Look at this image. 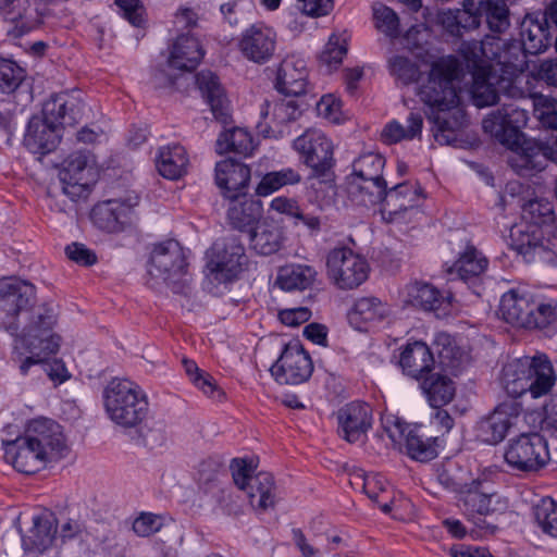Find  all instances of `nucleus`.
<instances>
[{"label": "nucleus", "mask_w": 557, "mask_h": 557, "mask_svg": "<svg viewBox=\"0 0 557 557\" xmlns=\"http://www.w3.org/2000/svg\"><path fill=\"white\" fill-rule=\"evenodd\" d=\"M482 17L494 33H503L509 26V10L505 0H479Z\"/></svg>", "instance_id": "3c124183"}, {"label": "nucleus", "mask_w": 557, "mask_h": 557, "mask_svg": "<svg viewBox=\"0 0 557 557\" xmlns=\"http://www.w3.org/2000/svg\"><path fill=\"white\" fill-rule=\"evenodd\" d=\"M423 117L418 112H410L407 117V126H403L397 121H392L385 125L381 138L386 144H396L400 140H411L421 135Z\"/></svg>", "instance_id": "c03bdc74"}, {"label": "nucleus", "mask_w": 557, "mask_h": 557, "mask_svg": "<svg viewBox=\"0 0 557 557\" xmlns=\"http://www.w3.org/2000/svg\"><path fill=\"white\" fill-rule=\"evenodd\" d=\"M293 148L300 162L311 169L312 177L326 176L334 165L333 144L320 129H307L293 141Z\"/></svg>", "instance_id": "9b49d317"}, {"label": "nucleus", "mask_w": 557, "mask_h": 557, "mask_svg": "<svg viewBox=\"0 0 557 557\" xmlns=\"http://www.w3.org/2000/svg\"><path fill=\"white\" fill-rule=\"evenodd\" d=\"M421 388L429 404L433 408H440L450 403L456 393L454 381L441 372L431 373L421 382Z\"/></svg>", "instance_id": "e433bc0d"}, {"label": "nucleus", "mask_w": 557, "mask_h": 557, "mask_svg": "<svg viewBox=\"0 0 557 557\" xmlns=\"http://www.w3.org/2000/svg\"><path fill=\"white\" fill-rule=\"evenodd\" d=\"M318 276L317 270L308 264H286L280 268L275 285L286 292L310 288Z\"/></svg>", "instance_id": "72a5a7b5"}, {"label": "nucleus", "mask_w": 557, "mask_h": 557, "mask_svg": "<svg viewBox=\"0 0 557 557\" xmlns=\"http://www.w3.org/2000/svg\"><path fill=\"white\" fill-rule=\"evenodd\" d=\"M499 84V89H508L511 81L502 76L499 79L496 73L488 71L485 65L480 64L478 71H473L472 98L476 107L483 108L493 106L499 101L498 89L494 84Z\"/></svg>", "instance_id": "bb28decb"}, {"label": "nucleus", "mask_w": 557, "mask_h": 557, "mask_svg": "<svg viewBox=\"0 0 557 557\" xmlns=\"http://www.w3.org/2000/svg\"><path fill=\"white\" fill-rule=\"evenodd\" d=\"M138 435L135 438L138 445H143L151 450L162 447L166 442V434L164 425L160 422H156L150 426L135 428Z\"/></svg>", "instance_id": "680f3d73"}, {"label": "nucleus", "mask_w": 557, "mask_h": 557, "mask_svg": "<svg viewBox=\"0 0 557 557\" xmlns=\"http://www.w3.org/2000/svg\"><path fill=\"white\" fill-rule=\"evenodd\" d=\"M27 528H20L22 546L25 550L42 553L51 546L57 532L58 524H26Z\"/></svg>", "instance_id": "a19ab883"}, {"label": "nucleus", "mask_w": 557, "mask_h": 557, "mask_svg": "<svg viewBox=\"0 0 557 557\" xmlns=\"http://www.w3.org/2000/svg\"><path fill=\"white\" fill-rule=\"evenodd\" d=\"M102 396L109 418L124 429L138 428L149 413L147 395L133 381L112 379Z\"/></svg>", "instance_id": "20e7f679"}, {"label": "nucleus", "mask_w": 557, "mask_h": 557, "mask_svg": "<svg viewBox=\"0 0 557 557\" xmlns=\"http://www.w3.org/2000/svg\"><path fill=\"white\" fill-rule=\"evenodd\" d=\"M214 172L215 184L226 198L237 199L246 194L250 181L248 165L228 158L219 161Z\"/></svg>", "instance_id": "aec40b11"}, {"label": "nucleus", "mask_w": 557, "mask_h": 557, "mask_svg": "<svg viewBox=\"0 0 557 557\" xmlns=\"http://www.w3.org/2000/svg\"><path fill=\"white\" fill-rule=\"evenodd\" d=\"M531 317L525 329L556 330L557 329V305L554 301L544 302L533 298L531 305Z\"/></svg>", "instance_id": "8fccbe9b"}, {"label": "nucleus", "mask_w": 557, "mask_h": 557, "mask_svg": "<svg viewBox=\"0 0 557 557\" xmlns=\"http://www.w3.org/2000/svg\"><path fill=\"white\" fill-rule=\"evenodd\" d=\"M246 492L251 507L257 512H264L274 507L277 500V487L272 473L261 471L250 478Z\"/></svg>", "instance_id": "cd10ccee"}, {"label": "nucleus", "mask_w": 557, "mask_h": 557, "mask_svg": "<svg viewBox=\"0 0 557 557\" xmlns=\"http://www.w3.org/2000/svg\"><path fill=\"white\" fill-rule=\"evenodd\" d=\"M205 57L200 41L189 35L178 36L172 46L169 65L181 71H194Z\"/></svg>", "instance_id": "c756f323"}, {"label": "nucleus", "mask_w": 557, "mask_h": 557, "mask_svg": "<svg viewBox=\"0 0 557 557\" xmlns=\"http://www.w3.org/2000/svg\"><path fill=\"white\" fill-rule=\"evenodd\" d=\"M520 44L529 54L545 51L552 42L549 27L541 20L528 15L520 26Z\"/></svg>", "instance_id": "2f4dec72"}, {"label": "nucleus", "mask_w": 557, "mask_h": 557, "mask_svg": "<svg viewBox=\"0 0 557 557\" xmlns=\"http://www.w3.org/2000/svg\"><path fill=\"white\" fill-rule=\"evenodd\" d=\"M469 487L470 488H467L462 494V509L468 515L479 513L482 516L488 515L493 511L491 508V502L492 498L496 496V493L492 491L488 481L478 476Z\"/></svg>", "instance_id": "f704fd0d"}, {"label": "nucleus", "mask_w": 557, "mask_h": 557, "mask_svg": "<svg viewBox=\"0 0 557 557\" xmlns=\"http://www.w3.org/2000/svg\"><path fill=\"white\" fill-rule=\"evenodd\" d=\"M510 468L525 473L542 470L550 460L547 441L540 433H522L511 438L505 451Z\"/></svg>", "instance_id": "6e6552de"}, {"label": "nucleus", "mask_w": 557, "mask_h": 557, "mask_svg": "<svg viewBox=\"0 0 557 557\" xmlns=\"http://www.w3.org/2000/svg\"><path fill=\"white\" fill-rule=\"evenodd\" d=\"M505 47V40L497 36H485L481 41H473L463 45V54L473 71L479 65H485L488 71L496 73L500 55Z\"/></svg>", "instance_id": "4be33fe9"}, {"label": "nucleus", "mask_w": 557, "mask_h": 557, "mask_svg": "<svg viewBox=\"0 0 557 557\" xmlns=\"http://www.w3.org/2000/svg\"><path fill=\"white\" fill-rule=\"evenodd\" d=\"M385 158L377 152L359 156L352 163L354 178H379L383 176Z\"/></svg>", "instance_id": "5fc2aeb1"}, {"label": "nucleus", "mask_w": 557, "mask_h": 557, "mask_svg": "<svg viewBox=\"0 0 557 557\" xmlns=\"http://www.w3.org/2000/svg\"><path fill=\"white\" fill-rule=\"evenodd\" d=\"M346 53V40L336 35H332L319 55V62L321 66L325 67L326 73H331L342 64Z\"/></svg>", "instance_id": "4d7b16f0"}, {"label": "nucleus", "mask_w": 557, "mask_h": 557, "mask_svg": "<svg viewBox=\"0 0 557 557\" xmlns=\"http://www.w3.org/2000/svg\"><path fill=\"white\" fill-rule=\"evenodd\" d=\"M187 268L184 248L177 240L168 239L154 245L148 264L150 276L162 280L173 292L180 293L185 285L183 277Z\"/></svg>", "instance_id": "0eeeda50"}, {"label": "nucleus", "mask_w": 557, "mask_h": 557, "mask_svg": "<svg viewBox=\"0 0 557 557\" xmlns=\"http://www.w3.org/2000/svg\"><path fill=\"white\" fill-rule=\"evenodd\" d=\"M533 297L529 294H519L511 289L502 296L498 313L500 318L516 327H527L531 317Z\"/></svg>", "instance_id": "7c9ffc66"}, {"label": "nucleus", "mask_w": 557, "mask_h": 557, "mask_svg": "<svg viewBox=\"0 0 557 557\" xmlns=\"http://www.w3.org/2000/svg\"><path fill=\"white\" fill-rule=\"evenodd\" d=\"M373 15L379 30L391 38L399 36V18L391 8L381 3L375 4L373 7Z\"/></svg>", "instance_id": "052dcab7"}, {"label": "nucleus", "mask_w": 557, "mask_h": 557, "mask_svg": "<svg viewBox=\"0 0 557 557\" xmlns=\"http://www.w3.org/2000/svg\"><path fill=\"white\" fill-rule=\"evenodd\" d=\"M338 433L348 443H363L372 428L373 411L369 404L351 401L337 413Z\"/></svg>", "instance_id": "f3484780"}, {"label": "nucleus", "mask_w": 557, "mask_h": 557, "mask_svg": "<svg viewBox=\"0 0 557 557\" xmlns=\"http://www.w3.org/2000/svg\"><path fill=\"white\" fill-rule=\"evenodd\" d=\"M434 138L441 145H454L457 140L456 126L458 121L446 120L440 114L434 116Z\"/></svg>", "instance_id": "774afa93"}, {"label": "nucleus", "mask_w": 557, "mask_h": 557, "mask_svg": "<svg viewBox=\"0 0 557 557\" xmlns=\"http://www.w3.org/2000/svg\"><path fill=\"white\" fill-rule=\"evenodd\" d=\"M386 189L387 183L383 176L379 178H352L348 187L352 199L366 207L381 205Z\"/></svg>", "instance_id": "58836bf2"}, {"label": "nucleus", "mask_w": 557, "mask_h": 557, "mask_svg": "<svg viewBox=\"0 0 557 557\" xmlns=\"http://www.w3.org/2000/svg\"><path fill=\"white\" fill-rule=\"evenodd\" d=\"M2 445L4 460L25 474L40 471L67 451L61 425L48 418L30 420L22 435L2 441Z\"/></svg>", "instance_id": "f03ea898"}, {"label": "nucleus", "mask_w": 557, "mask_h": 557, "mask_svg": "<svg viewBox=\"0 0 557 557\" xmlns=\"http://www.w3.org/2000/svg\"><path fill=\"white\" fill-rule=\"evenodd\" d=\"M447 344H443L442 349L437 351L438 367L442 371L451 375H458L462 369V354L456 346L451 345L448 337L444 338Z\"/></svg>", "instance_id": "e2e57ef3"}, {"label": "nucleus", "mask_w": 557, "mask_h": 557, "mask_svg": "<svg viewBox=\"0 0 557 557\" xmlns=\"http://www.w3.org/2000/svg\"><path fill=\"white\" fill-rule=\"evenodd\" d=\"M529 394L539 398L548 394L556 382V375L548 358L544 355L525 357Z\"/></svg>", "instance_id": "c85d7f7f"}, {"label": "nucleus", "mask_w": 557, "mask_h": 557, "mask_svg": "<svg viewBox=\"0 0 557 557\" xmlns=\"http://www.w3.org/2000/svg\"><path fill=\"white\" fill-rule=\"evenodd\" d=\"M196 84L215 120L226 124L231 117L230 102L219 77L211 71H201L196 75Z\"/></svg>", "instance_id": "b1692460"}, {"label": "nucleus", "mask_w": 557, "mask_h": 557, "mask_svg": "<svg viewBox=\"0 0 557 557\" xmlns=\"http://www.w3.org/2000/svg\"><path fill=\"white\" fill-rule=\"evenodd\" d=\"M238 49L251 62L263 64L276 49V34L262 23L251 25L240 36Z\"/></svg>", "instance_id": "6ab92c4d"}, {"label": "nucleus", "mask_w": 557, "mask_h": 557, "mask_svg": "<svg viewBox=\"0 0 557 557\" xmlns=\"http://www.w3.org/2000/svg\"><path fill=\"white\" fill-rule=\"evenodd\" d=\"M86 109L82 91L72 89L52 95L44 103L42 114L59 127H72L84 119Z\"/></svg>", "instance_id": "2eb2a0df"}, {"label": "nucleus", "mask_w": 557, "mask_h": 557, "mask_svg": "<svg viewBox=\"0 0 557 557\" xmlns=\"http://www.w3.org/2000/svg\"><path fill=\"white\" fill-rule=\"evenodd\" d=\"M388 312L387 306L376 297H362L356 300L348 313L351 324L360 327L361 322L381 321Z\"/></svg>", "instance_id": "a18cd8bd"}, {"label": "nucleus", "mask_w": 557, "mask_h": 557, "mask_svg": "<svg viewBox=\"0 0 557 557\" xmlns=\"http://www.w3.org/2000/svg\"><path fill=\"white\" fill-rule=\"evenodd\" d=\"M389 69L392 75L408 85L418 81L420 70L416 63L406 57L396 55L389 60Z\"/></svg>", "instance_id": "0e129e2a"}, {"label": "nucleus", "mask_w": 557, "mask_h": 557, "mask_svg": "<svg viewBox=\"0 0 557 557\" xmlns=\"http://www.w3.org/2000/svg\"><path fill=\"white\" fill-rule=\"evenodd\" d=\"M422 189L417 184L400 183L387 188L381 202V215L386 223H409L418 213Z\"/></svg>", "instance_id": "f8f14e48"}, {"label": "nucleus", "mask_w": 557, "mask_h": 557, "mask_svg": "<svg viewBox=\"0 0 557 557\" xmlns=\"http://www.w3.org/2000/svg\"><path fill=\"white\" fill-rule=\"evenodd\" d=\"M183 367L190 381L201 389L205 395L214 400H221L224 398V392L216 386L213 377L210 374L202 372L195 361L184 359Z\"/></svg>", "instance_id": "603ef678"}, {"label": "nucleus", "mask_w": 557, "mask_h": 557, "mask_svg": "<svg viewBox=\"0 0 557 557\" xmlns=\"http://www.w3.org/2000/svg\"><path fill=\"white\" fill-rule=\"evenodd\" d=\"M36 302L34 284L15 277L0 280V327L15 336L16 348L21 346L30 354L20 366L23 375L60 348L61 337L51 334L57 323L53 306L36 307Z\"/></svg>", "instance_id": "f257e3e1"}, {"label": "nucleus", "mask_w": 557, "mask_h": 557, "mask_svg": "<svg viewBox=\"0 0 557 557\" xmlns=\"http://www.w3.org/2000/svg\"><path fill=\"white\" fill-rule=\"evenodd\" d=\"M405 302L417 309L433 312L436 318H445L451 312V296L444 294L426 282H413L406 286Z\"/></svg>", "instance_id": "a211bd4d"}, {"label": "nucleus", "mask_w": 557, "mask_h": 557, "mask_svg": "<svg viewBox=\"0 0 557 557\" xmlns=\"http://www.w3.org/2000/svg\"><path fill=\"white\" fill-rule=\"evenodd\" d=\"M488 261L481 251L474 246H467L448 272L456 273L462 281H468L484 273Z\"/></svg>", "instance_id": "79ce46f5"}, {"label": "nucleus", "mask_w": 557, "mask_h": 557, "mask_svg": "<svg viewBox=\"0 0 557 557\" xmlns=\"http://www.w3.org/2000/svg\"><path fill=\"white\" fill-rule=\"evenodd\" d=\"M207 255V269L219 283L237 278L247 263L245 247L235 236L215 242Z\"/></svg>", "instance_id": "9d476101"}, {"label": "nucleus", "mask_w": 557, "mask_h": 557, "mask_svg": "<svg viewBox=\"0 0 557 557\" xmlns=\"http://www.w3.org/2000/svg\"><path fill=\"white\" fill-rule=\"evenodd\" d=\"M408 455L419 461H428L437 456V437H426L410 431L406 436Z\"/></svg>", "instance_id": "864d4df0"}, {"label": "nucleus", "mask_w": 557, "mask_h": 557, "mask_svg": "<svg viewBox=\"0 0 557 557\" xmlns=\"http://www.w3.org/2000/svg\"><path fill=\"white\" fill-rule=\"evenodd\" d=\"M522 219L524 223L510 230V248L527 262L539 259L557 265V234H545L541 227L554 221L553 203L546 199H531L522 207Z\"/></svg>", "instance_id": "7ed1b4c3"}, {"label": "nucleus", "mask_w": 557, "mask_h": 557, "mask_svg": "<svg viewBox=\"0 0 557 557\" xmlns=\"http://www.w3.org/2000/svg\"><path fill=\"white\" fill-rule=\"evenodd\" d=\"M363 493L376 503L384 512L391 510V494L385 478L379 473H369L368 482H363Z\"/></svg>", "instance_id": "13d9d810"}, {"label": "nucleus", "mask_w": 557, "mask_h": 557, "mask_svg": "<svg viewBox=\"0 0 557 557\" xmlns=\"http://www.w3.org/2000/svg\"><path fill=\"white\" fill-rule=\"evenodd\" d=\"M399 366L408 376L423 380L434 369L435 359L426 344L413 342L407 344L401 350Z\"/></svg>", "instance_id": "393cba45"}, {"label": "nucleus", "mask_w": 557, "mask_h": 557, "mask_svg": "<svg viewBox=\"0 0 557 557\" xmlns=\"http://www.w3.org/2000/svg\"><path fill=\"white\" fill-rule=\"evenodd\" d=\"M60 127L44 116L29 120L24 145L33 153L46 154L53 151L60 143Z\"/></svg>", "instance_id": "5701e85b"}, {"label": "nucleus", "mask_w": 557, "mask_h": 557, "mask_svg": "<svg viewBox=\"0 0 557 557\" xmlns=\"http://www.w3.org/2000/svg\"><path fill=\"white\" fill-rule=\"evenodd\" d=\"M265 110H261L263 116L271 114L272 120L277 124H284L296 120L300 115V109L296 100L278 99L273 102H265Z\"/></svg>", "instance_id": "bf43d9fd"}, {"label": "nucleus", "mask_w": 557, "mask_h": 557, "mask_svg": "<svg viewBox=\"0 0 557 557\" xmlns=\"http://www.w3.org/2000/svg\"><path fill=\"white\" fill-rule=\"evenodd\" d=\"M25 71L15 61L0 57V94L14 92L25 78Z\"/></svg>", "instance_id": "6e6d98bb"}, {"label": "nucleus", "mask_w": 557, "mask_h": 557, "mask_svg": "<svg viewBox=\"0 0 557 557\" xmlns=\"http://www.w3.org/2000/svg\"><path fill=\"white\" fill-rule=\"evenodd\" d=\"M528 120L527 110L516 103H504L500 109L483 120V129L511 150L509 160L525 141L530 140L524 138L522 133Z\"/></svg>", "instance_id": "423d86ee"}, {"label": "nucleus", "mask_w": 557, "mask_h": 557, "mask_svg": "<svg viewBox=\"0 0 557 557\" xmlns=\"http://www.w3.org/2000/svg\"><path fill=\"white\" fill-rule=\"evenodd\" d=\"M188 157L183 146L178 144L162 147L157 158L159 173L169 180H177L186 173Z\"/></svg>", "instance_id": "4c0bfd02"}, {"label": "nucleus", "mask_w": 557, "mask_h": 557, "mask_svg": "<svg viewBox=\"0 0 557 557\" xmlns=\"http://www.w3.org/2000/svg\"><path fill=\"white\" fill-rule=\"evenodd\" d=\"M437 480L446 490L462 495L467 488H470L475 478L467 467L454 460H447L437 469Z\"/></svg>", "instance_id": "ea45409f"}, {"label": "nucleus", "mask_w": 557, "mask_h": 557, "mask_svg": "<svg viewBox=\"0 0 557 557\" xmlns=\"http://www.w3.org/2000/svg\"><path fill=\"white\" fill-rule=\"evenodd\" d=\"M284 235L281 227L272 223H259L249 233V246L258 255L271 256L283 246Z\"/></svg>", "instance_id": "c9c22d12"}, {"label": "nucleus", "mask_w": 557, "mask_h": 557, "mask_svg": "<svg viewBox=\"0 0 557 557\" xmlns=\"http://www.w3.org/2000/svg\"><path fill=\"white\" fill-rule=\"evenodd\" d=\"M481 20V2L479 0H465L463 8L458 9L459 34L462 29L469 30L479 27Z\"/></svg>", "instance_id": "69168bd1"}, {"label": "nucleus", "mask_w": 557, "mask_h": 557, "mask_svg": "<svg viewBox=\"0 0 557 557\" xmlns=\"http://www.w3.org/2000/svg\"><path fill=\"white\" fill-rule=\"evenodd\" d=\"M329 278L339 289H354L363 284L370 272L368 261L348 247L332 249L326 257Z\"/></svg>", "instance_id": "1a4fd4ad"}, {"label": "nucleus", "mask_w": 557, "mask_h": 557, "mask_svg": "<svg viewBox=\"0 0 557 557\" xmlns=\"http://www.w3.org/2000/svg\"><path fill=\"white\" fill-rule=\"evenodd\" d=\"M527 364L524 357L504 368L503 385L506 393L513 398L529 393Z\"/></svg>", "instance_id": "49530a36"}, {"label": "nucleus", "mask_w": 557, "mask_h": 557, "mask_svg": "<svg viewBox=\"0 0 557 557\" xmlns=\"http://www.w3.org/2000/svg\"><path fill=\"white\" fill-rule=\"evenodd\" d=\"M253 149L252 136L249 132L240 127H234L221 133L215 145V150L220 154L235 152L249 156Z\"/></svg>", "instance_id": "37998d69"}, {"label": "nucleus", "mask_w": 557, "mask_h": 557, "mask_svg": "<svg viewBox=\"0 0 557 557\" xmlns=\"http://www.w3.org/2000/svg\"><path fill=\"white\" fill-rule=\"evenodd\" d=\"M527 52L519 40L505 41L497 71L504 75L516 76L527 67Z\"/></svg>", "instance_id": "de8ad7c7"}, {"label": "nucleus", "mask_w": 557, "mask_h": 557, "mask_svg": "<svg viewBox=\"0 0 557 557\" xmlns=\"http://www.w3.org/2000/svg\"><path fill=\"white\" fill-rule=\"evenodd\" d=\"M458 77V65L454 61L435 62L430 71L429 79L419 88L420 99L433 110L449 111L459 103L455 86Z\"/></svg>", "instance_id": "39448f33"}, {"label": "nucleus", "mask_w": 557, "mask_h": 557, "mask_svg": "<svg viewBox=\"0 0 557 557\" xmlns=\"http://www.w3.org/2000/svg\"><path fill=\"white\" fill-rule=\"evenodd\" d=\"M91 169L88 168V158L82 152L72 153L65 161V166L63 171L60 173V178H67L71 176L72 178L77 177H89Z\"/></svg>", "instance_id": "338daca9"}, {"label": "nucleus", "mask_w": 557, "mask_h": 557, "mask_svg": "<svg viewBox=\"0 0 557 557\" xmlns=\"http://www.w3.org/2000/svg\"><path fill=\"white\" fill-rule=\"evenodd\" d=\"M137 205L131 200L108 199L96 203L90 212V220L99 230L117 234L125 232L136 222L134 207Z\"/></svg>", "instance_id": "4468645a"}, {"label": "nucleus", "mask_w": 557, "mask_h": 557, "mask_svg": "<svg viewBox=\"0 0 557 557\" xmlns=\"http://www.w3.org/2000/svg\"><path fill=\"white\" fill-rule=\"evenodd\" d=\"M301 182L300 173L293 168H284L280 171L267 173L258 184L256 193L259 196H268L288 185H297Z\"/></svg>", "instance_id": "09e8293b"}, {"label": "nucleus", "mask_w": 557, "mask_h": 557, "mask_svg": "<svg viewBox=\"0 0 557 557\" xmlns=\"http://www.w3.org/2000/svg\"><path fill=\"white\" fill-rule=\"evenodd\" d=\"M307 67L304 60L286 58L278 66L275 87L285 96L298 97L307 90Z\"/></svg>", "instance_id": "a878e982"}, {"label": "nucleus", "mask_w": 557, "mask_h": 557, "mask_svg": "<svg viewBox=\"0 0 557 557\" xmlns=\"http://www.w3.org/2000/svg\"><path fill=\"white\" fill-rule=\"evenodd\" d=\"M232 200L227 210L230 225L242 233L249 234L256 228L262 216L260 201L253 199H244L243 201H237L236 199Z\"/></svg>", "instance_id": "473e14b6"}, {"label": "nucleus", "mask_w": 557, "mask_h": 557, "mask_svg": "<svg viewBox=\"0 0 557 557\" xmlns=\"http://www.w3.org/2000/svg\"><path fill=\"white\" fill-rule=\"evenodd\" d=\"M520 407L516 403H503L487 417L482 418L476 426V437L486 444L496 445L504 441L509 430L517 424Z\"/></svg>", "instance_id": "dca6fc26"}, {"label": "nucleus", "mask_w": 557, "mask_h": 557, "mask_svg": "<svg viewBox=\"0 0 557 557\" xmlns=\"http://www.w3.org/2000/svg\"><path fill=\"white\" fill-rule=\"evenodd\" d=\"M270 371L280 384L297 385L309 380L313 363L309 354L298 342H290L285 345Z\"/></svg>", "instance_id": "ddd939ff"}, {"label": "nucleus", "mask_w": 557, "mask_h": 557, "mask_svg": "<svg viewBox=\"0 0 557 557\" xmlns=\"http://www.w3.org/2000/svg\"><path fill=\"white\" fill-rule=\"evenodd\" d=\"M0 13L14 24L16 36L29 33L42 22V12L36 0H0Z\"/></svg>", "instance_id": "412c9836"}]
</instances>
